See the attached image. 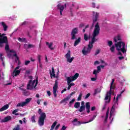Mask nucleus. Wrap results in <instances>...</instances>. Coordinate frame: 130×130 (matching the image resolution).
Here are the masks:
<instances>
[{
  "label": "nucleus",
  "instance_id": "f257e3e1",
  "mask_svg": "<svg viewBox=\"0 0 130 130\" xmlns=\"http://www.w3.org/2000/svg\"><path fill=\"white\" fill-rule=\"evenodd\" d=\"M100 34V26H99V23L97 22L94 26V29L92 33V38H91V41L89 42L87 48L85 46L82 49V52L83 55H88L91 53V51L93 48V44L96 42L97 39H96V37L98 36Z\"/></svg>",
  "mask_w": 130,
  "mask_h": 130
},
{
  "label": "nucleus",
  "instance_id": "f03ea898",
  "mask_svg": "<svg viewBox=\"0 0 130 130\" xmlns=\"http://www.w3.org/2000/svg\"><path fill=\"white\" fill-rule=\"evenodd\" d=\"M28 78L30 79L26 86V89L27 90H33V89H36L37 85H38V77H37L36 80H32L33 77L32 76H28Z\"/></svg>",
  "mask_w": 130,
  "mask_h": 130
},
{
  "label": "nucleus",
  "instance_id": "7ed1b4c3",
  "mask_svg": "<svg viewBox=\"0 0 130 130\" xmlns=\"http://www.w3.org/2000/svg\"><path fill=\"white\" fill-rule=\"evenodd\" d=\"M4 44H5V50L9 51L10 50V45H9L8 37H3V38L0 39V47L1 48L5 47Z\"/></svg>",
  "mask_w": 130,
  "mask_h": 130
},
{
  "label": "nucleus",
  "instance_id": "20e7f679",
  "mask_svg": "<svg viewBox=\"0 0 130 130\" xmlns=\"http://www.w3.org/2000/svg\"><path fill=\"white\" fill-rule=\"evenodd\" d=\"M38 113L40 114V116L38 120V123L40 126L44 125V120L46 119V114L44 112L42 113V110L39 109Z\"/></svg>",
  "mask_w": 130,
  "mask_h": 130
},
{
  "label": "nucleus",
  "instance_id": "39448f33",
  "mask_svg": "<svg viewBox=\"0 0 130 130\" xmlns=\"http://www.w3.org/2000/svg\"><path fill=\"white\" fill-rule=\"evenodd\" d=\"M79 73H76L74 76H71L67 78V85H69L71 82H74L79 77Z\"/></svg>",
  "mask_w": 130,
  "mask_h": 130
},
{
  "label": "nucleus",
  "instance_id": "423d86ee",
  "mask_svg": "<svg viewBox=\"0 0 130 130\" xmlns=\"http://www.w3.org/2000/svg\"><path fill=\"white\" fill-rule=\"evenodd\" d=\"M32 100V98H27L25 100V102H23L22 103H19L17 105V107H24V106H26L28 103H30L31 101Z\"/></svg>",
  "mask_w": 130,
  "mask_h": 130
},
{
  "label": "nucleus",
  "instance_id": "0eeeda50",
  "mask_svg": "<svg viewBox=\"0 0 130 130\" xmlns=\"http://www.w3.org/2000/svg\"><path fill=\"white\" fill-rule=\"evenodd\" d=\"M58 88V81H57V80H55V83L53 87V94L55 98H56V96H57V94L56 93V91H57Z\"/></svg>",
  "mask_w": 130,
  "mask_h": 130
},
{
  "label": "nucleus",
  "instance_id": "6e6552de",
  "mask_svg": "<svg viewBox=\"0 0 130 130\" xmlns=\"http://www.w3.org/2000/svg\"><path fill=\"white\" fill-rule=\"evenodd\" d=\"M93 23H92V25L91 26V29H93V28L94 27V23L97 22V21L98 20V17H99V13H98V12H95L93 11Z\"/></svg>",
  "mask_w": 130,
  "mask_h": 130
},
{
  "label": "nucleus",
  "instance_id": "1a4fd4ad",
  "mask_svg": "<svg viewBox=\"0 0 130 130\" xmlns=\"http://www.w3.org/2000/svg\"><path fill=\"white\" fill-rule=\"evenodd\" d=\"M78 27H75L72 29L71 34L72 40H75L76 39V35L78 34Z\"/></svg>",
  "mask_w": 130,
  "mask_h": 130
},
{
  "label": "nucleus",
  "instance_id": "9d476101",
  "mask_svg": "<svg viewBox=\"0 0 130 130\" xmlns=\"http://www.w3.org/2000/svg\"><path fill=\"white\" fill-rule=\"evenodd\" d=\"M81 106L86 107V112L90 113V109H91V105H90V102H88L86 103L85 105V102H81Z\"/></svg>",
  "mask_w": 130,
  "mask_h": 130
},
{
  "label": "nucleus",
  "instance_id": "9b49d317",
  "mask_svg": "<svg viewBox=\"0 0 130 130\" xmlns=\"http://www.w3.org/2000/svg\"><path fill=\"white\" fill-rule=\"evenodd\" d=\"M64 57L67 58V61L68 62H72L75 57H72L71 58V50H69L68 53L65 55Z\"/></svg>",
  "mask_w": 130,
  "mask_h": 130
},
{
  "label": "nucleus",
  "instance_id": "f8f14e48",
  "mask_svg": "<svg viewBox=\"0 0 130 130\" xmlns=\"http://www.w3.org/2000/svg\"><path fill=\"white\" fill-rule=\"evenodd\" d=\"M112 93V90L110 91V89L109 92H107L105 98V100H108V99H109V100H108V101H106L105 102V103H109L110 102V100H111Z\"/></svg>",
  "mask_w": 130,
  "mask_h": 130
},
{
  "label": "nucleus",
  "instance_id": "ddd939ff",
  "mask_svg": "<svg viewBox=\"0 0 130 130\" xmlns=\"http://www.w3.org/2000/svg\"><path fill=\"white\" fill-rule=\"evenodd\" d=\"M57 9L60 11V15L62 16V12L64 10V6L61 5L60 3L57 5Z\"/></svg>",
  "mask_w": 130,
  "mask_h": 130
},
{
  "label": "nucleus",
  "instance_id": "4468645a",
  "mask_svg": "<svg viewBox=\"0 0 130 130\" xmlns=\"http://www.w3.org/2000/svg\"><path fill=\"white\" fill-rule=\"evenodd\" d=\"M122 43V48H117V50H118V51H121L123 53H124V52H125V43Z\"/></svg>",
  "mask_w": 130,
  "mask_h": 130
},
{
  "label": "nucleus",
  "instance_id": "2eb2a0df",
  "mask_svg": "<svg viewBox=\"0 0 130 130\" xmlns=\"http://www.w3.org/2000/svg\"><path fill=\"white\" fill-rule=\"evenodd\" d=\"M97 69L98 70H94L93 72V75H95L96 77L97 76V74L101 72V67L100 66H98Z\"/></svg>",
  "mask_w": 130,
  "mask_h": 130
},
{
  "label": "nucleus",
  "instance_id": "dca6fc26",
  "mask_svg": "<svg viewBox=\"0 0 130 130\" xmlns=\"http://www.w3.org/2000/svg\"><path fill=\"white\" fill-rule=\"evenodd\" d=\"M50 75L51 79L52 78H55V72H54V68L53 67L52 68V72L51 70H50Z\"/></svg>",
  "mask_w": 130,
  "mask_h": 130
},
{
  "label": "nucleus",
  "instance_id": "f3484780",
  "mask_svg": "<svg viewBox=\"0 0 130 130\" xmlns=\"http://www.w3.org/2000/svg\"><path fill=\"white\" fill-rule=\"evenodd\" d=\"M11 120L12 117L11 116H8L2 120V122H8V121H10Z\"/></svg>",
  "mask_w": 130,
  "mask_h": 130
},
{
  "label": "nucleus",
  "instance_id": "a211bd4d",
  "mask_svg": "<svg viewBox=\"0 0 130 130\" xmlns=\"http://www.w3.org/2000/svg\"><path fill=\"white\" fill-rule=\"evenodd\" d=\"M13 77H17V76H19L20 74H21V70H14L13 73Z\"/></svg>",
  "mask_w": 130,
  "mask_h": 130
},
{
  "label": "nucleus",
  "instance_id": "6ab92c4d",
  "mask_svg": "<svg viewBox=\"0 0 130 130\" xmlns=\"http://www.w3.org/2000/svg\"><path fill=\"white\" fill-rule=\"evenodd\" d=\"M46 45H47L48 48H49V49H50L51 50H53V49H54L53 47H52V45H53V43L51 42L49 43L48 42H46Z\"/></svg>",
  "mask_w": 130,
  "mask_h": 130
},
{
  "label": "nucleus",
  "instance_id": "aec40b11",
  "mask_svg": "<svg viewBox=\"0 0 130 130\" xmlns=\"http://www.w3.org/2000/svg\"><path fill=\"white\" fill-rule=\"evenodd\" d=\"M81 43V37H79L75 42L74 46L76 47L77 45H79Z\"/></svg>",
  "mask_w": 130,
  "mask_h": 130
},
{
  "label": "nucleus",
  "instance_id": "412c9836",
  "mask_svg": "<svg viewBox=\"0 0 130 130\" xmlns=\"http://www.w3.org/2000/svg\"><path fill=\"white\" fill-rule=\"evenodd\" d=\"M1 24L2 26L3 27L4 31H7L8 30V25L6 24V23L5 22L3 21L1 22Z\"/></svg>",
  "mask_w": 130,
  "mask_h": 130
},
{
  "label": "nucleus",
  "instance_id": "4be33fe9",
  "mask_svg": "<svg viewBox=\"0 0 130 130\" xmlns=\"http://www.w3.org/2000/svg\"><path fill=\"white\" fill-rule=\"evenodd\" d=\"M9 105L7 104L4 105L2 108H0V111H5V110H7L8 108H9Z\"/></svg>",
  "mask_w": 130,
  "mask_h": 130
},
{
  "label": "nucleus",
  "instance_id": "5701e85b",
  "mask_svg": "<svg viewBox=\"0 0 130 130\" xmlns=\"http://www.w3.org/2000/svg\"><path fill=\"white\" fill-rule=\"evenodd\" d=\"M71 99V96H68L66 98L64 99L63 100H61L60 102L61 104L62 103H64V102H67V101H69Z\"/></svg>",
  "mask_w": 130,
  "mask_h": 130
},
{
  "label": "nucleus",
  "instance_id": "b1692460",
  "mask_svg": "<svg viewBox=\"0 0 130 130\" xmlns=\"http://www.w3.org/2000/svg\"><path fill=\"white\" fill-rule=\"evenodd\" d=\"M121 40V38H120V36L118 35L117 37H115L114 38V42L116 43L118 41H120Z\"/></svg>",
  "mask_w": 130,
  "mask_h": 130
},
{
  "label": "nucleus",
  "instance_id": "393cba45",
  "mask_svg": "<svg viewBox=\"0 0 130 130\" xmlns=\"http://www.w3.org/2000/svg\"><path fill=\"white\" fill-rule=\"evenodd\" d=\"M122 43H124L122 42H118L117 44H115V46L116 47H119L120 48H121V46H122Z\"/></svg>",
  "mask_w": 130,
  "mask_h": 130
},
{
  "label": "nucleus",
  "instance_id": "a878e982",
  "mask_svg": "<svg viewBox=\"0 0 130 130\" xmlns=\"http://www.w3.org/2000/svg\"><path fill=\"white\" fill-rule=\"evenodd\" d=\"M115 110V109H114V107H112L111 109V111L110 112V118L112 117V115L113 114V113H114Z\"/></svg>",
  "mask_w": 130,
  "mask_h": 130
},
{
  "label": "nucleus",
  "instance_id": "bb28decb",
  "mask_svg": "<svg viewBox=\"0 0 130 130\" xmlns=\"http://www.w3.org/2000/svg\"><path fill=\"white\" fill-rule=\"evenodd\" d=\"M96 116H97V115H94L93 117L91 119H90L89 120V121L83 122H82V123H89V122H91L93 121V120H94V119H95V118H96Z\"/></svg>",
  "mask_w": 130,
  "mask_h": 130
},
{
  "label": "nucleus",
  "instance_id": "cd10ccee",
  "mask_svg": "<svg viewBox=\"0 0 130 130\" xmlns=\"http://www.w3.org/2000/svg\"><path fill=\"white\" fill-rule=\"evenodd\" d=\"M101 92V88H96L94 90V95H96L98 94V93H100Z\"/></svg>",
  "mask_w": 130,
  "mask_h": 130
},
{
  "label": "nucleus",
  "instance_id": "c85d7f7f",
  "mask_svg": "<svg viewBox=\"0 0 130 130\" xmlns=\"http://www.w3.org/2000/svg\"><path fill=\"white\" fill-rule=\"evenodd\" d=\"M85 109H86V107L81 106L78 111H79V112H83V111H84Z\"/></svg>",
  "mask_w": 130,
  "mask_h": 130
},
{
  "label": "nucleus",
  "instance_id": "c756f323",
  "mask_svg": "<svg viewBox=\"0 0 130 130\" xmlns=\"http://www.w3.org/2000/svg\"><path fill=\"white\" fill-rule=\"evenodd\" d=\"M81 105V103L80 102H76L74 104V107L75 108H79Z\"/></svg>",
  "mask_w": 130,
  "mask_h": 130
},
{
  "label": "nucleus",
  "instance_id": "7c9ffc66",
  "mask_svg": "<svg viewBox=\"0 0 130 130\" xmlns=\"http://www.w3.org/2000/svg\"><path fill=\"white\" fill-rule=\"evenodd\" d=\"M35 117H36L35 115H34L31 117V120L32 123H35V122H36V120L35 119Z\"/></svg>",
  "mask_w": 130,
  "mask_h": 130
},
{
  "label": "nucleus",
  "instance_id": "2f4dec72",
  "mask_svg": "<svg viewBox=\"0 0 130 130\" xmlns=\"http://www.w3.org/2000/svg\"><path fill=\"white\" fill-rule=\"evenodd\" d=\"M73 124L76 126H79L82 124V122L80 121H78L76 123H73Z\"/></svg>",
  "mask_w": 130,
  "mask_h": 130
},
{
  "label": "nucleus",
  "instance_id": "473e14b6",
  "mask_svg": "<svg viewBox=\"0 0 130 130\" xmlns=\"http://www.w3.org/2000/svg\"><path fill=\"white\" fill-rule=\"evenodd\" d=\"M18 40L19 42H24V41H26V38H19Z\"/></svg>",
  "mask_w": 130,
  "mask_h": 130
},
{
  "label": "nucleus",
  "instance_id": "72a5a7b5",
  "mask_svg": "<svg viewBox=\"0 0 130 130\" xmlns=\"http://www.w3.org/2000/svg\"><path fill=\"white\" fill-rule=\"evenodd\" d=\"M88 39H90V37L88 36L86 34H84V40L85 41H88Z\"/></svg>",
  "mask_w": 130,
  "mask_h": 130
},
{
  "label": "nucleus",
  "instance_id": "f704fd0d",
  "mask_svg": "<svg viewBox=\"0 0 130 130\" xmlns=\"http://www.w3.org/2000/svg\"><path fill=\"white\" fill-rule=\"evenodd\" d=\"M20 126H21V125L17 124L16 126H15V127L13 128V130H20L21 129Z\"/></svg>",
  "mask_w": 130,
  "mask_h": 130
},
{
  "label": "nucleus",
  "instance_id": "c9c22d12",
  "mask_svg": "<svg viewBox=\"0 0 130 130\" xmlns=\"http://www.w3.org/2000/svg\"><path fill=\"white\" fill-rule=\"evenodd\" d=\"M83 96V94L82 93H80L78 98L77 99L78 101H81L82 100V96Z\"/></svg>",
  "mask_w": 130,
  "mask_h": 130
},
{
  "label": "nucleus",
  "instance_id": "e433bc0d",
  "mask_svg": "<svg viewBox=\"0 0 130 130\" xmlns=\"http://www.w3.org/2000/svg\"><path fill=\"white\" fill-rule=\"evenodd\" d=\"M114 83V79H112V82L111 83L110 87V90L111 91L112 90V86H113V83Z\"/></svg>",
  "mask_w": 130,
  "mask_h": 130
},
{
  "label": "nucleus",
  "instance_id": "4c0bfd02",
  "mask_svg": "<svg viewBox=\"0 0 130 130\" xmlns=\"http://www.w3.org/2000/svg\"><path fill=\"white\" fill-rule=\"evenodd\" d=\"M38 59L39 60V63H41V55H38Z\"/></svg>",
  "mask_w": 130,
  "mask_h": 130
},
{
  "label": "nucleus",
  "instance_id": "58836bf2",
  "mask_svg": "<svg viewBox=\"0 0 130 130\" xmlns=\"http://www.w3.org/2000/svg\"><path fill=\"white\" fill-rule=\"evenodd\" d=\"M35 47V45L32 44H28L27 46V48H34Z\"/></svg>",
  "mask_w": 130,
  "mask_h": 130
},
{
  "label": "nucleus",
  "instance_id": "ea45409f",
  "mask_svg": "<svg viewBox=\"0 0 130 130\" xmlns=\"http://www.w3.org/2000/svg\"><path fill=\"white\" fill-rule=\"evenodd\" d=\"M24 96H28L29 95V92L27 91V90L25 89V91L23 92Z\"/></svg>",
  "mask_w": 130,
  "mask_h": 130
},
{
  "label": "nucleus",
  "instance_id": "a19ab883",
  "mask_svg": "<svg viewBox=\"0 0 130 130\" xmlns=\"http://www.w3.org/2000/svg\"><path fill=\"white\" fill-rule=\"evenodd\" d=\"M75 99H72V101L69 102V106L71 107L72 104H73L74 102H75Z\"/></svg>",
  "mask_w": 130,
  "mask_h": 130
},
{
  "label": "nucleus",
  "instance_id": "79ce46f5",
  "mask_svg": "<svg viewBox=\"0 0 130 130\" xmlns=\"http://www.w3.org/2000/svg\"><path fill=\"white\" fill-rule=\"evenodd\" d=\"M110 50H111V52H114V50H115L114 46H112L110 48Z\"/></svg>",
  "mask_w": 130,
  "mask_h": 130
},
{
  "label": "nucleus",
  "instance_id": "37998d69",
  "mask_svg": "<svg viewBox=\"0 0 130 130\" xmlns=\"http://www.w3.org/2000/svg\"><path fill=\"white\" fill-rule=\"evenodd\" d=\"M28 24V21H24L21 24V26H25V25H27Z\"/></svg>",
  "mask_w": 130,
  "mask_h": 130
},
{
  "label": "nucleus",
  "instance_id": "c03bdc74",
  "mask_svg": "<svg viewBox=\"0 0 130 130\" xmlns=\"http://www.w3.org/2000/svg\"><path fill=\"white\" fill-rule=\"evenodd\" d=\"M119 97H121V94L120 93L117 95V97L116 98V102H117V101H118V98H119Z\"/></svg>",
  "mask_w": 130,
  "mask_h": 130
},
{
  "label": "nucleus",
  "instance_id": "a18cd8bd",
  "mask_svg": "<svg viewBox=\"0 0 130 130\" xmlns=\"http://www.w3.org/2000/svg\"><path fill=\"white\" fill-rule=\"evenodd\" d=\"M57 123V122L56 121L54 122L52 124L51 127L54 128L55 127V125H56Z\"/></svg>",
  "mask_w": 130,
  "mask_h": 130
},
{
  "label": "nucleus",
  "instance_id": "49530a36",
  "mask_svg": "<svg viewBox=\"0 0 130 130\" xmlns=\"http://www.w3.org/2000/svg\"><path fill=\"white\" fill-rule=\"evenodd\" d=\"M100 53V50L98 49V50H96L95 53L94 55L96 56V55H97L98 54H99Z\"/></svg>",
  "mask_w": 130,
  "mask_h": 130
},
{
  "label": "nucleus",
  "instance_id": "de8ad7c7",
  "mask_svg": "<svg viewBox=\"0 0 130 130\" xmlns=\"http://www.w3.org/2000/svg\"><path fill=\"white\" fill-rule=\"evenodd\" d=\"M91 95V93H88L86 95V96H85V99H88V98H89V97H90V95Z\"/></svg>",
  "mask_w": 130,
  "mask_h": 130
},
{
  "label": "nucleus",
  "instance_id": "09e8293b",
  "mask_svg": "<svg viewBox=\"0 0 130 130\" xmlns=\"http://www.w3.org/2000/svg\"><path fill=\"white\" fill-rule=\"evenodd\" d=\"M112 44H113V43H112V41H108V45H109L110 47V46H111V45H112Z\"/></svg>",
  "mask_w": 130,
  "mask_h": 130
},
{
  "label": "nucleus",
  "instance_id": "8fccbe9b",
  "mask_svg": "<svg viewBox=\"0 0 130 130\" xmlns=\"http://www.w3.org/2000/svg\"><path fill=\"white\" fill-rule=\"evenodd\" d=\"M29 63H30V60H26L24 62V65L28 66V64H29Z\"/></svg>",
  "mask_w": 130,
  "mask_h": 130
},
{
  "label": "nucleus",
  "instance_id": "3c124183",
  "mask_svg": "<svg viewBox=\"0 0 130 130\" xmlns=\"http://www.w3.org/2000/svg\"><path fill=\"white\" fill-rule=\"evenodd\" d=\"M97 80V76H95L94 78H91V81H92V82H95Z\"/></svg>",
  "mask_w": 130,
  "mask_h": 130
},
{
  "label": "nucleus",
  "instance_id": "603ef678",
  "mask_svg": "<svg viewBox=\"0 0 130 130\" xmlns=\"http://www.w3.org/2000/svg\"><path fill=\"white\" fill-rule=\"evenodd\" d=\"M107 103H105L104 104L103 107L102 108V111H103V110H105V108H106V105H107Z\"/></svg>",
  "mask_w": 130,
  "mask_h": 130
},
{
  "label": "nucleus",
  "instance_id": "864d4df0",
  "mask_svg": "<svg viewBox=\"0 0 130 130\" xmlns=\"http://www.w3.org/2000/svg\"><path fill=\"white\" fill-rule=\"evenodd\" d=\"M19 111L18 109H15L12 112V114H15L16 112H18Z\"/></svg>",
  "mask_w": 130,
  "mask_h": 130
},
{
  "label": "nucleus",
  "instance_id": "5fc2aeb1",
  "mask_svg": "<svg viewBox=\"0 0 130 130\" xmlns=\"http://www.w3.org/2000/svg\"><path fill=\"white\" fill-rule=\"evenodd\" d=\"M19 60H20V58H19V56L16 57L15 58V62H18V61H19Z\"/></svg>",
  "mask_w": 130,
  "mask_h": 130
},
{
  "label": "nucleus",
  "instance_id": "6e6d98bb",
  "mask_svg": "<svg viewBox=\"0 0 130 130\" xmlns=\"http://www.w3.org/2000/svg\"><path fill=\"white\" fill-rule=\"evenodd\" d=\"M60 124H57L56 127H55V130H57V129H58V128L59 127Z\"/></svg>",
  "mask_w": 130,
  "mask_h": 130
},
{
  "label": "nucleus",
  "instance_id": "4d7b16f0",
  "mask_svg": "<svg viewBox=\"0 0 130 130\" xmlns=\"http://www.w3.org/2000/svg\"><path fill=\"white\" fill-rule=\"evenodd\" d=\"M96 110V107L93 106L91 107V111H94V110Z\"/></svg>",
  "mask_w": 130,
  "mask_h": 130
},
{
  "label": "nucleus",
  "instance_id": "13d9d810",
  "mask_svg": "<svg viewBox=\"0 0 130 130\" xmlns=\"http://www.w3.org/2000/svg\"><path fill=\"white\" fill-rule=\"evenodd\" d=\"M71 86V87L73 86H75V83L74 82L70 83V84H68Z\"/></svg>",
  "mask_w": 130,
  "mask_h": 130
},
{
  "label": "nucleus",
  "instance_id": "bf43d9fd",
  "mask_svg": "<svg viewBox=\"0 0 130 130\" xmlns=\"http://www.w3.org/2000/svg\"><path fill=\"white\" fill-rule=\"evenodd\" d=\"M124 58V57L123 56H120L118 57V59H119V60H122V59H123Z\"/></svg>",
  "mask_w": 130,
  "mask_h": 130
},
{
  "label": "nucleus",
  "instance_id": "052dcab7",
  "mask_svg": "<svg viewBox=\"0 0 130 130\" xmlns=\"http://www.w3.org/2000/svg\"><path fill=\"white\" fill-rule=\"evenodd\" d=\"M67 128V127H66L65 125H63L62 128H61V130H66Z\"/></svg>",
  "mask_w": 130,
  "mask_h": 130
},
{
  "label": "nucleus",
  "instance_id": "680f3d73",
  "mask_svg": "<svg viewBox=\"0 0 130 130\" xmlns=\"http://www.w3.org/2000/svg\"><path fill=\"white\" fill-rule=\"evenodd\" d=\"M84 25L83 23H81L79 25V28H83L84 27Z\"/></svg>",
  "mask_w": 130,
  "mask_h": 130
},
{
  "label": "nucleus",
  "instance_id": "e2e57ef3",
  "mask_svg": "<svg viewBox=\"0 0 130 130\" xmlns=\"http://www.w3.org/2000/svg\"><path fill=\"white\" fill-rule=\"evenodd\" d=\"M79 121H78V119L77 118H75L73 120V121H72V122H77Z\"/></svg>",
  "mask_w": 130,
  "mask_h": 130
},
{
  "label": "nucleus",
  "instance_id": "0e129e2a",
  "mask_svg": "<svg viewBox=\"0 0 130 130\" xmlns=\"http://www.w3.org/2000/svg\"><path fill=\"white\" fill-rule=\"evenodd\" d=\"M74 94H76V91H73L70 93L71 97H72V95H74Z\"/></svg>",
  "mask_w": 130,
  "mask_h": 130
},
{
  "label": "nucleus",
  "instance_id": "69168bd1",
  "mask_svg": "<svg viewBox=\"0 0 130 130\" xmlns=\"http://www.w3.org/2000/svg\"><path fill=\"white\" fill-rule=\"evenodd\" d=\"M47 94L48 95V96H50V95H51V93L50 92V91H47Z\"/></svg>",
  "mask_w": 130,
  "mask_h": 130
},
{
  "label": "nucleus",
  "instance_id": "338daca9",
  "mask_svg": "<svg viewBox=\"0 0 130 130\" xmlns=\"http://www.w3.org/2000/svg\"><path fill=\"white\" fill-rule=\"evenodd\" d=\"M23 121L24 123H26L27 122V120H26V118H23Z\"/></svg>",
  "mask_w": 130,
  "mask_h": 130
},
{
  "label": "nucleus",
  "instance_id": "774afa93",
  "mask_svg": "<svg viewBox=\"0 0 130 130\" xmlns=\"http://www.w3.org/2000/svg\"><path fill=\"white\" fill-rule=\"evenodd\" d=\"M95 4L94 3H92V8H95Z\"/></svg>",
  "mask_w": 130,
  "mask_h": 130
}]
</instances>
